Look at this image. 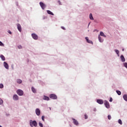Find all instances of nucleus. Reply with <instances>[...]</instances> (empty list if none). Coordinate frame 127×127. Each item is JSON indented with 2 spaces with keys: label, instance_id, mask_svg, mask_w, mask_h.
Here are the masks:
<instances>
[{
  "label": "nucleus",
  "instance_id": "obj_11",
  "mask_svg": "<svg viewBox=\"0 0 127 127\" xmlns=\"http://www.w3.org/2000/svg\"><path fill=\"white\" fill-rule=\"evenodd\" d=\"M121 60L122 62H125L126 60H125V57L123 55L121 56Z\"/></svg>",
  "mask_w": 127,
  "mask_h": 127
},
{
  "label": "nucleus",
  "instance_id": "obj_29",
  "mask_svg": "<svg viewBox=\"0 0 127 127\" xmlns=\"http://www.w3.org/2000/svg\"><path fill=\"white\" fill-rule=\"evenodd\" d=\"M84 118L85 120H87L88 119V116L86 114H85Z\"/></svg>",
  "mask_w": 127,
  "mask_h": 127
},
{
  "label": "nucleus",
  "instance_id": "obj_8",
  "mask_svg": "<svg viewBox=\"0 0 127 127\" xmlns=\"http://www.w3.org/2000/svg\"><path fill=\"white\" fill-rule=\"evenodd\" d=\"M36 115L37 116H40V110L38 108L36 109Z\"/></svg>",
  "mask_w": 127,
  "mask_h": 127
},
{
  "label": "nucleus",
  "instance_id": "obj_5",
  "mask_svg": "<svg viewBox=\"0 0 127 127\" xmlns=\"http://www.w3.org/2000/svg\"><path fill=\"white\" fill-rule=\"evenodd\" d=\"M40 5H41V7H42V9H43V10H44L46 7V5H45V4H44L42 2H40Z\"/></svg>",
  "mask_w": 127,
  "mask_h": 127
},
{
  "label": "nucleus",
  "instance_id": "obj_33",
  "mask_svg": "<svg viewBox=\"0 0 127 127\" xmlns=\"http://www.w3.org/2000/svg\"><path fill=\"white\" fill-rule=\"evenodd\" d=\"M124 66H125L126 68H127V63H124Z\"/></svg>",
  "mask_w": 127,
  "mask_h": 127
},
{
  "label": "nucleus",
  "instance_id": "obj_41",
  "mask_svg": "<svg viewBox=\"0 0 127 127\" xmlns=\"http://www.w3.org/2000/svg\"><path fill=\"white\" fill-rule=\"evenodd\" d=\"M124 96H127V95H124Z\"/></svg>",
  "mask_w": 127,
  "mask_h": 127
},
{
  "label": "nucleus",
  "instance_id": "obj_30",
  "mask_svg": "<svg viewBox=\"0 0 127 127\" xmlns=\"http://www.w3.org/2000/svg\"><path fill=\"white\" fill-rule=\"evenodd\" d=\"M42 120L45 122V117L44 116H42Z\"/></svg>",
  "mask_w": 127,
  "mask_h": 127
},
{
  "label": "nucleus",
  "instance_id": "obj_39",
  "mask_svg": "<svg viewBox=\"0 0 127 127\" xmlns=\"http://www.w3.org/2000/svg\"><path fill=\"white\" fill-rule=\"evenodd\" d=\"M50 96H56V95H55V94H52L50 95Z\"/></svg>",
  "mask_w": 127,
  "mask_h": 127
},
{
  "label": "nucleus",
  "instance_id": "obj_14",
  "mask_svg": "<svg viewBox=\"0 0 127 127\" xmlns=\"http://www.w3.org/2000/svg\"><path fill=\"white\" fill-rule=\"evenodd\" d=\"M100 35L101 36H103L104 37L106 38L107 36L104 34V33L103 32H100Z\"/></svg>",
  "mask_w": 127,
  "mask_h": 127
},
{
  "label": "nucleus",
  "instance_id": "obj_28",
  "mask_svg": "<svg viewBox=\"0 0 127 127\" xmlns=\"http://www.w3.org/2000/svg\"><path fill=\"white\" fill-rule=\"evenodd\" d=\"M108 119L109 120H111V119H112L111 116L110 115H108Z\"/></svg>",
  "mask_w": 127,
  "mask_h": 127
},
{
  "label": "nucleus",
  "instance_id": "obj_17",
  "mask_svg": "<svg viewBox=\"0 0 127 127\" xmlns=\"http://www.w3.org/2000/svg\"><path fill=\"white\" fill-rule=\"evenodd\" d=\"M89 18H90V19H91V20H94V18H93V15H92V13H90V14H89Z\"/></svg>",
  "mask_w": 127,
  "mask_h": 127
},
{
  "label": "nucleus",
  "instance_id": "obj_34",
  "mask_svg": "<svg viewBox=\"0 0 127 127\" xmlns=\"http://www.w3.org/2000/svg\"><path fill=\"white\" fill-rule=\"evenodd\" d=\"M0 46H4L3 44L0 41Z\"/></svg>",
  "mask_w": 127,
  "mask_h": 127
},
{
  "label": "nucleus",
  "instance_id": "obj_32",
  "mask_svg": "<svg viewBox=\"0 0 127 127\" xmlns=\"http://www.w3.org/2000/svg\"><path fill=\"white\" fill-rule=\"evenodd\" d=\"M3 103V101L0 98V105H2Z\"/></svg>",
  "mask_w": 127,
  "mask_h": 127
},
{
  "label": "nucleus",
  "instance_id": "obj_21",
  "mask_svg": "<svg viewBox=\"0 0 127 127\" xmlns=\"http://www.w3.org/2000/svg\"><path fill=\"white\" fill-rule=\"evenodd\" d=\"M32 91L33 93H36V90L33 87H32Z\"/></svg>",
  "mask_w": 127,
  "mask_h": 127
},
{
  "label": "nucleus",
  "instance_id": "obj_38",
  "mask_svg": "<svg viewBox=\"0 0 127 127\" xmlns=\"http://www.w3.org/2000/svg\"><path fill=\"white\" fill-rule=\"evenodd\" d=\"M8 32L9 34H12L10 30H9V31H8Z\"/></svg>",
  "mask_w": 127,
  "mask_h": 127
},
{
  "label": "nucleus",
  "instance_id": "obj_22",
  "mask_svg": "<svg viewBox=\"0 0 127 127\" xmlns=\"http://www.w3.org/2000/svg\"><path fill=\"white\" fill-rule=\"evenodd\" d=\"M118 123L120 125H123V122L122 121V120L121 119H119L118 120Z\"/></svg>",
  "mask_w": 127,
  "mask_h": 127
},
{
  "label": "nucleus",
  "instance_id": "obj_10",
  "mask_svg": "<svg viewBox=\"0 0 127 127\" xmlns=\"http://www.w3.org/2000/svg\"><path fill=\"white\" fill-rule=\"evenodd\" d=\"M17 28H18V30H19L20 32H21V31H22V28H21V26L20 24H17Z\"/></svg>",
  "mask_w": 127,
  "mask_h": 127
},
{
  "label": "nucleus",
  "instance_id": "obj_16",
  "mask_svg": "<svg viewBox=\"0 0 127 127\" xmlns=\"http://www.w3.org/2000/svg\"><path fill=\"white\" fill-rule=\"evenodd\" d=\"M43 100H45L46 101H49V98L47 96H44V98H43Z\"/></svg>",
  "mask_w": 127,
  "mask_h": 127
},
{
  "label": "nucleus",
  "instance_id": "obj_40",
  "mask_svg": "<svg viewBox=\"0 0 127 127\" xmlns=\"http://www.w3.org/2000/svg\"><path fill=\"white\" fill-rule=\"evenodd\" d=\"M59 3H60V4H61V2L59 0Z\"/></svg>",
  "mask_w": 127,
  "mask_h": 127
},
{
  "label": "nucleus",
  "instance_id": "obj_42",
  "mask_svg": "<svg viewBox=\"0 0 127 127\" xmlns=\"http://www.w3.org/2000/svg\"><path fill=\"white\" fill-rule=\"evenodd\" d=\"M0 127H2L1 126H0Z\"/></svg>",
  "mask_w": 127,
  "mask_h": 127
},
{
  "label": "nucleus",
  "instance_id": "obj_36",
  "mask_svg": "<svg viewBox=\"0 0 127 127\" xmlns=\"http://www.w3.org/2000/svg\"><path fill=\"white\" fill-rule=\"evenodd\" d=\"M109 102H113V98L112 97L110 98Z\"/></svg>",
  "mask_w": 127,
  "mask_h": 127
},
{
  "label": "nucleus",
  "instance_id": "obj_12",
  "mask_svg": "<svg viewBox=\"0 0 127 127\" xmlns=\"http://www.w3.org/2000/svg\"><path fill=\"white\" fill-rule=\"evenodd\" d=\"M4 65L6 69H8V64L5 62H4Z\"/></svg>",
  "mask_w": 127,
  "mask_h": 127
},
{
  "label": "nucleus",
  "instance_id": "obj_31",
  "mask_svg": "<svg viewBox=\"0 0 127 127\" xmlns=\"http://www.w3.org/2000/svg\"><path fill=\"white\" fill-rule=\"evenodd\" d=\"M0 89H2V88H3V85L2 84H0Z\"/></svg>",
  "mask_w": 127,
  "mask_h": 127
},
{
  "label": "nucleus",
  "instance_id": "obj_43",
  "mask_svg": "<svg viewBox=\"0 0 127 127\" xmlns=\"http://www.w3.org/2000/svg\"><path fill=\"white\" fill-rule=\"evenodd\" d=\"M123 51H124V49H123Z\"/></svg>",
  "mask_w": 127,
  "mask_h": 127
},
{
  "label": "nucleus",
  "instance_id": "obj_18",
  "mask_svg": "<svg viewBox=\"0 0 127 127\" xmlns=\"http://www.w3.org/2000/svg\"><path fill=\"white\" fill-rule=\"evenodd\" d=\"M13 99L15 101H16L17 100H18V96H14L13 97Z\"/></svg>",
  "mask_w": 127,
  "mask_h": 127
},
{
  "label": "nucleus",
  "instance_id": "obj_4",
  "mask_svg": "<svg viewBox=\"0 0 127 127\" xmlns=\"http://www.w3.org/2000/svg\"><path fill=\"white\" fill-rule=\"evenodd\" d=\"M17 93L19 96H23L24 94L23 91L20 89H18L17 91Z\"/></svg>",
  "mask_w": 127,
  "mask_h": 127
},
{
  "label": "nucleus",
  "instance_id": "obj_24",
  "mask_svg": "<svg viewBox=\"0 0 127 127\" xmlns=\"http://www.w3.org/2000/svg\"><path fill=\"white\" fill-rule=\"evenodd\" d=\"M0 58H1V59L3 60V61H5V57H4L3 55H1L0 56Z\"/></svg>",
  "mask_w": 127,
  "mask_h": 127
},
{
  "label": "nucleus",
  "instance_id": "obj_7",
  "mask_svg": "<svg viewBox=\"0 0 127 127\" xmlns=\"http://www.w3.org/2000/svg\"><path fill=\"white\" fill-rule=\"evenodd\" d=\"M32 36L33 38V39H35V40H37L38 38V36L36 34H34V33H33L32 34Z\"/></svg>",
  "mask_w": 127,
  "mask_h": 127
},
{
  "label": "nucleus",
  "instance_id": "obj_25",
  "mask_svg": "<svg viewBox=\"0 0 127 127\" xmlns=\"http://www.w3.org/2000/svg\"><path fill=\"white\" fill-rule=\"evenodd\" d=\"M116 93L117 94H118V95H119V96H120V95H121V92L120 91L117 90L116 91Z\"/></svg>",
  "mask_w": 127,
  "mask_h": 127
},
{
  "label": "nucleus",
  "instance_id": "obj_19",
  "mask_svg": "<svg viewBox=\"0 0 127 127\" xmlns=\"http://www.w3.org/2000/svg\"><path fill=\"white\" fill-rule=\"evenodd\" d=\"M47 12H48V13L49 14H51L52 15H54V13L52 12H51V11H50V10H47Z\"/></svg>",
  "mask_w": 127,
  "mask_h": 127
},
{
  "label": "nucleus",
  "instance_id": "obj_27",
  "mask_svg": "<svg viewBox=\"0 0 127 127\" xmlns=\"http://www.w3.org/2000/svg\"><path fill=\"white\" fill-rule=\"evenodd\" d=\"M39 126H40V127H43V125L41 123H39Z\"/></svg>",
  "mask_w": 127,
  "mask_h": 127
},
{
  "label": "nucleus",
  "instance_id": "obj_44",
  "mask_svg": "<svg viewBox=\"0 0 127 127\" xmlns=\"http://www.w3.org/2000/svg\"><path fill=\"white\" fill-rule=\"evenodd\" d=\"M14 96H17L16 95H15Z\"/></svg>",
  "mask_w": 127,
  "mask_h": 127
},
{
  "label": "nucleus",
  "instance_id": "obj_35",
  "mask_svg": "<svg viewBox=\"0 0 127 127\" xmlns=\"http://www.w3.org/2000/svg\"><path fill=\"white\" fill-rule=\"evenodd\" d=\"M18 48L19 49H22V47L21 45H19V46H18Z\"/></svg>",
  "mask_w": 127,
  "mask_h": 127
},
{
  "label": "nucleus",
  "instance_id": "obj_23",
  "mask_svg": "<svg viewBox=\"0 0 127 127\" xmlns=\"http://www.w3.org/2000/svg\"><path fill=\"white\" fill-rule=\"evenodd\" d=\"M22 82V81L21 79H17V82L18 84H21Z\"/></svg>",
  "mask_w": 127,
  "mask_h": 127
},
{
  "label": "nucleus",
  "instance_id": "obj_3",
  "mask_svg": "<svg viewBox=\"0 0 127 127\" xmlns=\"http://www.w3.org/2000/svg\"><path fill=\"white\" fill-rule=\"evenodd\" d=\"M71 120H72V121L73 122V124H74L75 126H79V123L76 120H75L74 118L71 119Z\"/></svg>",
  "mask_w": 127,
  "mask_h": 127
},
{
  "label": "nucleus",
  "instance_id": "obj_26",
  "mask_svg": "<svg viewBox=\"0 0 127 127\" xmlns=\"http://www.w3.org/2000/svg\"><path fill=\"white\" fill-rule=\"evenodd\" d=\"M123 99L125 100V101H127V96H123Z\"/></svg>",
  "mask_w": 127,
  "mask_h": 127
},
{
  "label": "nucleus",
  "instance_id": "obj_6",
  "mask_svg": "<svg viewBox=\"0 0 127 127\" xmlns=\"http://www.w3.org/2000/svg\"><path fill=\"white\" fill-rule=\"evenodd\" d=\"M96 102L98 103V104H99V105H103V104H104L103 100L101 99H97Z\"/></svg>",
  "mask_w": 127,
  "mask_h": 127
},
{
  "label": "nucleus",
  "instance_id": "obj_9",
  "mask_svg": "<svg viewBox=\"0 0 127 127\" xmlns=\"http://www.w3.org/2000/svg\"><path fill=\"white\" fill-rule=\"evenodd\" d=\"M85 39L87 43L93 44V42L90 40H89L88 37H85Z\"/></svg>",
  "mask_w": 127,
  "mask_h": 127
},
{
  "label": "nucleus",
  "instance_id": "obj_15",
  "mask_svg": "<svg viewBox=\"0 0 127 127\" xmlns=\"http://www.w3.org/2000/svg\"><path fill=\"white\" fill-rule=\"evenodd\" d=\"M98 39L99 41L100 42H103V41H104V40L101 39V37H100V35H98Z\"/></svg>",
  "mask_w": 127,
  "mask_h": 127
},
{
  "label": "nucleus",
  "instance_id": "obj_20",
  "mask_svg": "<svg viewBox=\"0 0 127 127\" xmlns=\"http://www.w3.org/2000/svg\"><path fill=\"white\" fill-rule=\"evenodd\" d=\"M115 52L116 53L118 56H120V52L118 50H115Z\"/></svg>",
  "mask_w": 127,
  "mask_h": 127
},
{
  "label": "nucleus",
  "instance_id": "obj_2",
  "mask_svg": "<svg viewBox=\"0 0 127 127\" xmlns=\"http://www.w3.org/2000/svg\"><path fill=\"white\" fill-rule=\"evenodd\" d=\"M104 104L105 105V106L106 107V108H107V109H110V106L108 101H107V100H105L104 101Z\"/></svg>",
  "mask_w": 127,
  "mask_h": 127
},
{
  "label": "nucleus",
  "instance_id": "obj_1",
  "mask_svg": "<svg viewBox=\"0 0 127 127\" xmlns=\"http://www.w3.org/2000/svg\"><path fill=\"white\" fill-rule=\"evenodd\" d=\"M30 126L31 127H37V123L36 121H32L30 120Z\"/></svg>",
  "mask_w": 127,
  "mask_h": 127
},
{
  "label": "nucleus",
  "instance_id": "obj_37",
  "mask_svg": "<svg viewBox=\"0 0 127 127\" xmlns=\"http://www.w3.org/2000/svg\"><path fill=\"white\" fill-rule=\"evenodd\" d=\"M62 29H63L64 30H65V28L63 26H62Z\"/></svg>",
  "mask_w": 127,
  "mask_h": 127
},
{
  "label": "nucleus",
  "instance_id": "obj_13",
  "mask_svg": "<svg viewBox=\"0 0 127 127\" xmlns=\"http://www.w3.org/2000/svg\"><path fill=\"white\" fill-rule=\"evenodd\" d=\"M51 99H53V100H56L57 99V96H50Z\"/></svg>",
  "mask_w": 127,
  "mask_h": 127
}]
</instances>
